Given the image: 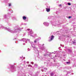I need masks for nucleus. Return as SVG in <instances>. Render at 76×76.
<instances>
[{
    "instance_id": "nucleus-28",
    "label": "nucleus",
    "mask_w": 76,
    "mask_h": 76,
    "mask_svg": "<svg viewBox=\"0 0 76 76\" xmlns=\"http://www.w3.org/2000/svg\"><path fill=\"white\" fill-rule=\"evenodd\" d=\"M20 31V30H15V31Z\"/></svg>"
},
{
    "instance_id": "nucleus-38",
    "label": "nucleus",
    "mask_w": 76,
    "mask_h": 76,
    "mask_svg": "<svg viewBox=\"0 0 76 76\" xmlns=\"http://www.w3.org/2000/svg\"><path fill=\"white\" fill-rule=\"evenodd\" d=\"M23 57V56H22V57Z\"/></svg>"
},
{
    "instance_id": "nucleus-27",
    "label": "nucleus",
    "mask_w": 76,
    "mask_h": 76,
    "mask_svg": "<svg viewBox=\"0 0 76 76\" xmlns=\"http://www.w3.org/2000/svg\"><path fill=\"white\" fill-rule=\"evenodd\" d=\"M30 30V29H27V31H29Z\"/></svg>"
},
{
    "instance_id": "nucleus-24",
    "label": "nucleus",
    "mask_w": 76,
    "mask_h": 76,
    "mask_svg": "<svg viewBox=\"0 0 76 76\" xmlns=\"http://www.w3.org/2000/svg\"><path fill=\"white\" fill-rule=\"evenodd\" d=\"M29 61H27L26 62V63H27V64H29Z\"/></svg>"
},
{
    "instance_id": "nucleus-9",
    "label": "nucleus",
    "mask_w": 76,
    "mask_h": 76,
    "mask_svg": "<svg viewBox=\"0 0 76 76\" xmlns=\"http://www.w3.org/2000/svg\"><path fill=\"white\" fill-rule=\"evenodd\" d=\"M40 49H41V50H44V49H45V48H44V47H42V48H39Z\"/></svg>"
},
{
    "instance_id": "nucleus-36",
    "label": "nucleus",
    "mask_w": 76,
    "mask_h": 76,
    "mask_svg": "<svg viewBox=\"0 0 76 76\" xmlns=\"http://www.w3.org/2000/svg\"><path fill=\"white\" fill-rule=\"evenodd\" d=\"M54 76H56V75H54Z\"/></svg>"
},
{
    "instance_id": "nucleus-31",
    "label": "nucleus",
    "mask_w": 76,
    "mask_h": 76,
    "mask_svg": "<svg viewBox=\"0 0 76 76\" xmlns=\"http://www.w3.org/2000/svg\"><path fill=\"white\" fill-rule=\"evenodd\" d=\"M4 17H5V18H6V15H5L4 16Z\"/></svg>"
},
{
    "instance_id": "nucleus-29",
    "label": "nucleus",
    "mask_w": 76,
    "mask_h": 76,
    "mask_svg": "<svg viewBox=\"0 0 76 76\" xmlns=\"http://www.w3.org/2000/svg\"><path fill=\"white\" fill-rule=\"evenodd\" d=\"M31 63L32 64H34V62H31Z\"/></svg>"
},
{
    "instance_id": "nucleus-17",
    "label": "nucleus",
    "mask_w": 76,
    "mask_h": 76,
    "mask_svg": "<svg viewBox=\"0 0 76 76\" xmlns=\"http://www.w3.org/2000/svg\"><path fill=\"white\" fill-rule=\"evenodd\" d=\"M68 51H69V52H71V50H70V49H69V50H68Z\"/></svg>"
},
{
    "instance_id": "nucleus-11",
    "label": "nucleus",
    "mask_w": 76,
    "mask_h": 76,
    "mask_svg": "<svg viewBox=\"0 0 76 76\" xmlns=\"http://www.w3.org/2000/svg\"><path fill=\"white\" fill-rule=\"evenodd\" d=\"M23 18L24 20H25L26 19V17L25 16H24L23 17Z\"/></svg>"
},
{
    "instance_id": "nucleus-41",
    "label": "nucleus",
    "mask_w": 76,
    "mask_h": 76,
    "mask_svg": "<svg viewBox=\"0 0 76 76\" xmlns=\"http://www.w3.org/2000/svg\"><path fill=\"white\" fill-rule=\"evenodd\" d=\"M42 76H44V75H42Z\"/></svg>"
},
{
    "instance_id": "nucleus-14",
    "label": "nucleus",
    "mask_w": 76,
    "mask_h": 76,
    "mask_svg": "<svg viewBox=\"0 0 76 76\" xmlns=\"http://www.w3.org/2000/svg\"><path fill=\"white\" fill-rule=\"evenodd\" d=\"M66 64H70V62H66Z\"/></svg>"
},
{
    "instance_id": "nucleus-3",
    "label": "nucleus",
    "mask_w": 76,
    "mask_h": 76,
    "mask_svg": "<svg viewBox=\"0 0 76 76\" xmlns=\"http://www.w3.org/2000/svg\"><path fill=\"white\" fill-rule=\"evenodd\" d=\"M54 36H53V35L51 36L50 39L49 40V42H50V41H52V40H53V39H54Z\"/></svg>"
},
{
    "instance_id": "nucleus-33",
    "label": "nucleus",
    "mask_w": 76,
    "mask_h": 76,
    "mask_svg": "<svg viewBox=\"0 0 76 76\" xmlns=\"http://www.w3.org/2000/svg\"><path fill=\"white\" fill-rule=\"evenodd\" d=\"M23 45H25V43H23Z\"/></svg>"
},
{
    "instance_id": "nucleus-13",
    "label": "nucleus",
    "mask_w": 76,
    "mask_h": 76,
    "mask_svg": "<svg viewBox=\"0 0 76 76\" xmlns=\"http://www.w3.org/2000/svg\"><path fill=\"white\" fill-rule=\"evenodd\" d=\"M68 4L69 6H70V5H71V4H70V3H68Z\"/></svg>"
},
{
    "instance_id": "nucleus-10",
    "label": "nucleus",
    "mask_w": 76,
    "mask_h": 76,
    "mask_svg": "<svg viewBox=\"0 0 76 76\" xmlns=\"http://www.w3.org/2000/svg\"><path fill=\"white\" fill-rule=\"evenodd\" d=\"M30 35H31V36H32L31 34H33V32L32 31H30Z\"/></svg>"
},
{
    "instance_id": "nucleus-25",
    "label": "nucleus",
    "mask_w": 76,
    "mask_h": 76,
    "mask_svg": "<svg viewBox=\"0 0 76 76\" xmlns=\"http://www.w3.org/2000/svg\"><path fill=\"white\" fill-rule=\"evenodd\" d=\"M37 36V34H34V37H36Z\"/></svg>"
},
{
    "instance_id": "nucleus-40",
    "label": "nucleus",
    "mask_w": 76,
    "mask_h": 76,
    "mask_svg": "<svg viewBox=\"0 0 76 76\" xmlns=\"http://www.w3.org/2000/svg\"><path fill=\"white\" fill-rule=\"evenodd\" d=\"M20 58H21V57H20Z\"/></svg>"
},
{
    "instance_id": "nucleus-12",
    "label": "nucleus",
    "mask_w": 76,
    "mask_h": 76,
    "mask_svg": "<svg viewBox=\"0 0 76 76\" xmlns=\"http://www.w3.org/2000/svg\"><path fill=\"white\" fill-rule=\"evenodd\" d=\"M44 45V44H43V45H39V47H42L43 46V45Z\"/></svg>"
},
{
    "instance_id": "nucleus-1",
    "label": "nucleus",
    "mask_w": 76,
    "mask_h": 76,
    "mask_svg": "<svg viewBox=\"0 0 76 76\" xmlns=\"http://www.w3.org/2000/svg\"><path fill=\"white\" fill-rule=\"evenodd\" d=\"M4 28L5 29H6V30H7L8 31H9V32H11V33H16V31H12V30H11L9 28H7V27H4Z\"/></svg>"
},
{
    "instance_id": "nucleus-34",
    "label": "nucleus",
    "mask_w": 76,
    "mask_h": 76,
    "mask_svg": "<svg viewBox=\"0 0 76 76\" xmlns=\"http://www.w3.org/2000/svg\"><path fill=\"white\" fill-rule=\"evenodd\" d=\"M60 48H61V47H60L59 48V49H60Z\"/></svg>"
},
{
    "instance_id": "nucleus-16",
    "label": "nucleus",
    "mask_w": 76,
    "mask_h": 76,
    "mask_svg": "<svg viewBox=\"0 0 76 76\" xmlns=\"http://www.w3.org/2000/svg\"><path fill=\"white\" fill-rule=\"evenodd\" d=\"M28 67H32V66L31 65H28Z\"/></svg>"
},
{
    "instance_id": "nucleus-20",
    "label": "nucleus",
    "mask_w": 76,
    "mask_h": 76,
    "mask_svg": "<svg viewBox=\"0 0 76 76\" xmlns=\"http://www.w3.org/2000/svg\"><path fill=\"white\" fill-rule=\"evenodd\" d=\"M73 44H75V43H76V42H73Z\"/></svg>"
},
{
    "instance_id": "nucleus-23",
    "label": "nucleus",
    "mask_w": 76,
    "mask_h": 76,
    "mask_svg": "<svg viewBox=\"0 0 76 76\" xmlns=\"http://www.w3.org/2000/svg\"><path fill=\"white\" fill-rule=\"evenodd\" d=\"M72 18V17H71V16H69V19H70V18Z\"/></svg>"
},
{
    "instance_id": "nucleus-19",
    "label": "nucleus",
    "mask_w": 76,
    "mask_h": 76,
    "mask_svg": "<svg viewBox=\"0 0 76 76\" xmlns=\"http://www.w3.org/2000/svg\"><path fill=\"white\" fill-rule=\"evenodd\" d=\"M36 51L37 52V53H39V51L38 50H37Z\"/></svg>"
},
{
    "instance_id": "nucleus-18",
    "label": "nucleus",
    "mask_w": 76,
    "mask_h": 76,
    "mask_svg": "<svg viewBox=\"0 0 76 76\" xmlns=\"http://www.w3.org/2000/svg\"><path fill=\"white\" fill-rule=\"evenodd\" d=\"M45 70H47V68H44Z\"/></svg>"
},
{
    "instance_id": "nucleus-21",
    "label": "nucleus",
    "mask_w": 76,
    "mask_h": 76,
    "mask_svg": "<svg viewBox=\"0 0 76 76\" xmlns=\"http://www.w3.org/2000/svg\"><path fill=\"white\" fill-rule=\"evenodd\" d=\"M38 66V65H37V64H35L34 65V66Z\"/></svg>"
},
{
    "instance_id": "nucleus-2",
    "label": "nucleus",
    "mask_w": 76,
    "mask_h": 76,
    "mask_svg": "<svg viewBox=\"0 0 76 76\" xmlns=\"http://www.w3.org/2000/svg\"><path fill=\"white\" fill-rule=\"evenodd\" d=\"M31 45L32 47H33V49L34 50H37V48L35 47V44H34V43L33 42H31Z\"/></svg>"
},
{
    "instance_id": "nucleus-5",
    "label": "nucleus",
    "mask_w": 76,
    "mask_h": 76,
    "mask_svg": "<svg viewBox=\"0 0 76 76\" xmlns=\"http://www.w3.org/2000/svg\"><path fill=\"white\" fill-rule=\"evenodd\" d=\"M22 40L23 41H28L29 42L30 41V40L28 39H22Z\"/></svg>"
},
{
    "instance_id": "nucleus-30",
    "label": "nucleus",
    "mask_w": 76,
    "mask_h": 76,
    "mask_svg": "<svg viewBox=\"0 0 76 76\" xmlns=\"http://www.w3.org/2000/svg\"><path fill=\"white\" fill-rule=\"evenodd\" d=\"M42 72H44V70L42 69Z\"/></svg>"
},
{
    "instance_id": "nucleus-39",
    "label": "nucleus",
    "mask_w": 76,
    "mask_h": 76,
    "mask_svg": "<svg viewBox=\"0 0 76 76\" xmlns=\"http://www.w3.org/2000/svg\"><path fill=\"white\" fill-rule=\"evenodd\" d=\"M12 67H13V66H12Z\"/></svg>"
},
{
    "instance_id": "nucleus-22",
    "label": "nucleus",
    "mask_w": 76,
    "mask_h": 76,
    "mask_svg": "<svg viewBox=\"0 0 76 76\" xmlns=\"http://www.w3.org/2000/svg\"><path fill=\"white\" fill-rule=\"evenodd\" d=\"M59 7H61V4H60L59 5Z\"/></svg>"
},
{
    "instance_id": "nucleus-26",
    "label": "nucleus",
    "mask_w": 76,
    "mask_h": 76,
    "mask_svg": "<svg viewBox=\"0 0 76 76\" xmlns=\"http://www.w3.org/2000/svg\"><path fill=\"white\" fill-rule=\"evenodd\" d=\"M28 51H30V49H29V48H28Z\"/></svg>"
},
{
    "instance_id": "nucleus-35",
    "label": "nucleus",
    "mask_w": 76,
    "mask_h": 76,
    "mask_svg": "<svg viewBox=\"0 0 76 76\" xmlns=\"http://www.w3.org/2000/svg\"><path fill=\"white\" fill-rule=\"evenodd\" d=\"M23 58V59H25V58L24 57V58Z\"/></svg>"
},
{
    "instance_id": "nucleus-6",
    "label": "nucleus",
    "mask_w": 76,
    "mask_h": 76,
    "mask_svg": "<svg viewBox=\"0 0 76 76\" xmlns=\"http://www.w3.org/2000/svg\"><path fill=\"white\" fill-rule=\"evenodd\" d=\"M55 74V73H54V72H52L51 73L50 76H54V75Z\"/></svg>"
},
{
    "instance_id": "nucleus-8",
    "label": "nucleus",
    "mask_w": 76,
    "mask_h": 76,
    "mask_svg": "<svg viewBox=\"0 0 76 76\" xmlns=\"http://www.w3.org/2000/svg\"><path fill=\"white\" fill-rule=\"evenodd\" d=\"M38 40H39V39H36L34 41V43H37V42Z\"/></svg>"
},
{
    "instance_id": "nucleus-7",
    "label": "nucleus",
    "mask_w": 76,
    "mask_h": 76,
    "mask_svg": "<svg viewBox=\"0 0 76 76\" xmlns=\"http://www.w3.org/2000/svg\"><path fill=\"white\" fill-rule=\"evenodd\" d=\"M46 10L47 12H50V9L46 8Z\"/></svg>"
},
{
    "instance_id": "nucleus-4",
    "label": "nucleus",
    "mask_w": 76,
    "mask_h": 76,
    "mask_svg": "<svg viewBox=\"0 0 76 76\" xmlns=\"http://www.w3.org/2000/svg\"><path fill=\"white\" fill-rule=\"evenodd\" d=\"M43 24L46 26H48L49 25V23H48L47 22H44L43 23Z\"/></svg>"
},
{
    "instance_id": "nucleus-15",
    "label": "nucleus",
    "mask_w": 76,
    "mask_h": 76,
    "mask_svg": "<svg viewBox=\"0 0 76 76\" xmlns=\"http://www.w3.org/2000/svg\"><path fill=\"white\" fill-rule=\"evenodd\" d=\"M9 7L11 6V4H9Z\"/></svg>"
},
{
    "instance_id": "nucleus-37",
    "label": "nucleus",
    "mask_w": 76,
    "mask_h": 76,
    "mask_svg": "<svg viewBox=\"0 0 76 76\" xmlns=\"http://www.w3.org/2000/svg\"><path fill=\"white\" fill-rule=\"evenodd\" d=\"M64 40L65 39V38H64Z\"/></svg>"
},
{
    "instance_id": "nucleus-32",
    "label": "nucleus",
    "mask_w": 76,
    "mask_h": 76,
    "mask_svg": "<svg viewBox=\"0 0 76 76\" xmlns=\"http://www.w3.org/2000/svg\"><path fill=\"white\" fill-rule=\"evenodd\" d=\"M24 25H26V23H25V24H24Z\"/></svg>"
}]
</instances>
